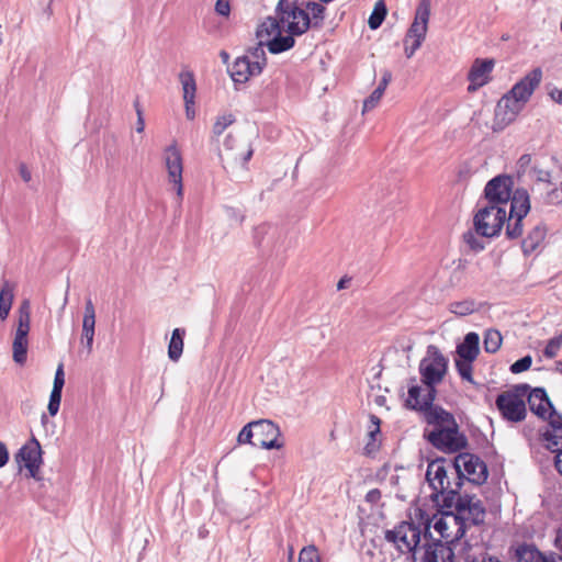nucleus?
<instances>
[{"mask_svg":"<svg viewBox=\"0 0 562 562\" xmlns=\"http://www.w3.org/2000/svg\"><path fill=\"white\" fill-rule=\"evenodd\" d=\"M547 227L543 223L536 224L521 241V248L525 255L536 251L544 241Z\"/></svg>","mask_w":562,"mask_h":562,"instance_id":"26","label":"nucleus"},{"mask_svg":"<svg viewBox=\"0 0 562 562\" xmlns=\"http://www.w3.org/2000/svg\"><path fill=\"white\" fill-rule=\"evenodd\" d=\"M492 212V179L484 187L483 195L477 200L473 218L486 220Z\"/></svg>","mask_w":562,"mask_h":562,"instance_id":"28","label":"nucleus"},{"mask_svg":"<svg viewBox=\"0 0 562 562\" xmlns=\"http://www.w3.org/2000/svg\"><path fill=\"white\" fill-rule=\"evenodd\" d=\"M553 452H557L555 456V468L559 471V473L562 475V447L559 449L549 448Z\"/></svg>","mask_w":562,"mask_h":562,"instance_id":"62","label":"nucleus"},{"mask_svg":"<svg viewBox=\"0 0 562 562\" xmlns=\"http://www.w3.org/2000/svg\"><path fill=\"white\" fill-rule=\"evenodd\" d=\"M327 9L319 1L279 0L274 13L285 14V19L299 21V26L305 34L310 30L319 31L325 24Z\"/></svg>","mask_w":562,"mask_h":562,"instance_id":"4","label":"nucleus"},{"mask_svg":"<svg viewBox=\"0 0 562 562\" xmlns=\"http://www.w3.org/2000/svg\"><path fill=\"white\" fill-rule=\"evenodd\" d=\"M183 90V100L186 104H194L196 83L192 71H181L179 75Z\"/></svg>","mask_w":562,"mask_h":562,"instance_id":"32","label":"nucleus"},{"mask_svg":"<svg viewBox=\"0 0 562 562\" xmlns=\"http://www.w3.org/2000/svg\"><path fill=\"white\" fill-rule=\"evenodd\" d=\"M518 562H543L544 557L535 546L524 544L516 550Z\"/></svg>","mask_w":562,"mask_h":562,"instance_id":"34","label":"nucleus"},{"mask_svg":"<svg viewBox=\"0 0 562 562\" xmlns=\"http://www.w3.org/2000/svg\"><path fill=\"white\" fill-rule=\"evenodd\" d=\"M285 14H277L268 16L257 29V37L263 35L274 36L266 42L269 53L278 55L290 50L295 45V37L303 35V31L299 26V21L285 19Z\"/></svg>","mask_w":562,"mask_h":562,"instance_id":"3","label":"nucleus"},{"mask_svg":"<svg viewBox=\"0 0 562 562\" xmlns=\"http://www.w3.org/2000/svg\"><path fill=\"white\" fill-rule=\"evenodd\" d=\"M475 495L467 492H460V496L457 497L453 515H451L454 525L458 527L454 533V540H461L468 530V518L464 516L468 513L470 505L473 503Z\"/></svg>","mask_w":562,"mask_h":562,"instance_id":"21","label":"nucleus"},{"mask_svg":"<svg viewBox=\"0 0 562 562\" xmlns=\"http://www.w3.org/2000/svg\"><path fill=\"white\" fill-rule=\"evenodd\" d=\"M42 446L34 435L18 450L14 456L15 461L26 470V477L34 479L38 483V490L44 487V479L40 475V469L43 464Z\"/></svg>","mask_w":562,"mask_h":562,"instance_id":"8","label":"nucleus"},{"mask_svg":"<svg viewBox=\"0 0 562 562\" xmlns=\"http://www.w3.org/2000/svg\"><path fill=\"white\" fill-rule=\"evenodd\" d=\"M468 520H470L474 526H479L484 522L485 508L480 499L473 501L468 510Z\"/></svg>","mask_w":562,"mask_h":562,"instance_id":"41","label":"nucleus"},{"mask_svg":"<svg viewBox=\"0 0 562 562\" xmlns=\"http://www.w3.org/2000/svg\"><path fill=\"white\" fill-rule=\"evenodd\" d=\"M216 14L228 18L231 14V1L229 0H216L215 8Z\"/></svg>","mask_w":562,"mask_h":562,"instance_id":"55","label":"nucleus"},{"mask_svg":"<svg viewBox=\"0 0 562 562\" xmlns=\"http://www.w3.org/2000/svg\"><path fill=\"white\" fill-rule=\"evenodd\" d=\"M186 336L184 328H175L168 345V357L171 361L177 362L183 352V339Z\"/></svg>","mask_w":562,"mask_h":562,"instance_id":"30","label":"nucleus"},{"mask_svg":"<svg viewBox=\"0 0 562 562\" xmlns=\"http://www.w3.org/2000/svg\"><path fill=\"white\" fill-rule=\"evenodd\" d=\"M460 540H454V536L443 542V548L440 550L442 562H454V548Z\"/></svg>","mask_w":562,"mask_h":562,"instance_id":"44","label":"nucleus"},{"mask_svg":"<svg viewBox=\"0 0 562 562\" xmlns=\"http://www.w3.org/2000/svg\"><path fill=\"white\" fill-rule=\"evenodd\" d=\"M542 80V70L533 68L506 93L524 108Z\"/></svg>","mask_w":562,"mask_h":562,"instance_id":"16","label":"nucleus"},{"mask_svg":"<svg viewBox=\"0 0 562 562\" xmlns=\"http://www.w3.org/2000/svg\"><path fill=\"white\" fill-rule=\"evenodd\" d=\"M528 391V384H520L516 386L515 393L508 392L497 396L496 405L505 420L519 423L526 418L527 409L524 396Z\"/></svg>","mask_w":562,"mask_h":562,"instance_id":"11","label":"nucleus"},{"mask_svg":"<svg viewBox=\"0 0 562 562\" xmlns=\"http://www.w3.org/2000/svg\"><path fill=\"white\" fill-rule=\"evenodd\" d=\"M95 328V310L91 299L86 301L85 313L82 318L81 341L86 345L88 353L92 351Z\"/></svg>","mask_w":562,"mask_h":562,"instance_id":"23","label":"nucleus"},{"mask_svg":"<svg viewBox=\"0 0 562 562\" xmlns=\"http://www.w3.org/2000/svg\"><path fill=\"white\" fill-rule=\"evenodd\" d=\"M61 396L63 392L52 390L47 405V411L50 416L57 415L61 403Z\"/></svg>","mask_w":562,"mask_h":562,"instance_id":"47","label":"nucleus"},{"mask_svg":"<svg viewBox=\"0 0 562 562\" xmlns=\"http://www.w3.org/2000/svg\"><path fill=\"white\" fill-rule=\"evenodd\" d=\"M31 324V302L29 299L21 301L18 308V325L14 339L12 342L13 360L15 363L23 366L27 359V336Z\"/></svg>","mask_w":562,"mask_h":562,"instance_id":"9","label":"nucleus"},{"mask_svg":"<svg viewBox=\"0 0 562 562\" xmlns=\"http://www.w3.org/2000/svg\"><path fill=\"white\" fill-rule=\"evenodd\" d=\"M299 562H321L317 548L314 544L304 547L300 552Z\"/></svg>","mask_w":562,"mask_h":562,"instance_id":"46","label":"nucleus"},{"mask_svg":"<svg viewBox=\"0 0 562 562\" xmlns=\"http://www.w3.org/2000/svg\"><path fill=\"white\" fill-rule=\"evenodd\" d=\"M409 386L407 391V397L404 401V407L408 411H414L420 413L422 411V386L416 384V378L413 376L409 379Z\"/></svg>","mask_w":562,"mask_h":562,"instance_id":"31","label":"nucleus"},{"mask_svg":"<svg viewBox=\"0 0 562 562\" xmlns=\"http://www.w3.org/2000/svg\"><path fill=\"white\" fill-rule=\"evenodd\" d=\"M492 71V58L475 59L468 74L469 92L476 91L480 87L487 83V74Z\"/></svg>","mask_w":562,"mask_h":562,"instance_id":"22","label":"nucleus"},{"mask_svg":"<svg viewBox=\"0 0 562 562\" xmlns=\"http://www.w3.org/2000/svg\"><path fill=\"white\" fill-rule=\"evenodd\" d=\"M255 420L254 422H250L248 424H246L239 431L238 436H237V442L239 445H245V443H249L252 446L254 441L252 438H255V434H254V430H255Z\"/></svg>","mask_w":562,"mask_h":562,"instance_id":"43","label":"nucleus"},{"mask_svg":"<svg viewBox=\"0 0 562 562\" xmlns=\"http://www.w3.org/2000/svg\"><path fill=\"white\" fill-rule=\"evenodd\" d=\"M549 94L554 102L562 104V90L554 88L549 92Z\"/></svg>","mask_w":562,"mask_h":562,"instance_id":"64","label":"nucleus"},{"mask_svg":"<svg viewBox=\"0 0 562 562\" xmlns=\"http://www.w3.org/2000/svg\"><path fill=\"white\" fill-rule=\"evenodd\" d=\"M531 363L532 358L530 356H525L510 366V371L515 374L521 373L528 370L531 367Z\"/></svg>","mask_w":562,"mask_h":562,"instance_id":"50","label":"nucleus"},{"mask_svg":"<svg viewBox=\"0 0 562 562\" xmlns=\"http://www.w3.org/2000/svg\"><path fill=\"white\" fill-rule=\"evenodd\" d=\"M524 108L517 100L504 94L497 102L494 113V132L502 131L512 124Z\"/></svg>","mask_w":562,"mask_h":562,"instance_id":"18","label":"nucleus"},{"mask_svg":"<svg viewBox=\"0 0 562 562\" xmlns=\"http://www.w3.org/2000/svg\"><path fill=\"white\" fill-rule=\"evenodd\" d=\"M531 156L529 154L522 155L517 161V175L518 177L525 175L531 165Z\"/></svg>","mask_w":562,"mask_h":562,"instance_id":"54","label":"nucleus"},{"mask_svg":"<svg viewBox=\"0 0 562 562\" xmlns=\"http://www.w3.org/2000/svg\"><path fill=\"white\" fill-rule=\"evenodd\" d=\"M164 161L168 172V181L173 184L177 196L179 201L183 199V182H182V172H183V160L182 154L177 145V142L173 140L170 145H168L164 150Z\"/></svg>","mask_w":562,"mask_h":562,"instance_id":"14","label":"nucleus"},{"mask_svg":"<svg viewBox=\"0 0 562 562\" xmlns=\"http://www.w3.org/2000/svg\"><path fill=\"white\" fill-rule=\"evenodd\" d=\"M447 517L438 516L435 519V522H431L432 528L440 533L441 538L445 539V541L450 540V535L447 532L448 530V524L446 521Z\"/></svg>","mask_w":562,"mask_h":562,"instance_id":"49","label":"nucleus"},{"mask_svg":"<svg viewBox=\"0 0 562 562\" xmlns=\"http://www.w3.org/2000/svg\"><path fill=\"white\" fill-rule=\"evenodd\" d=\"M430 8V0H420L416 8L414 21L408 27L404 38V53L407 58L414 56L415 52L422 46L426 38Z\"/></svg>","mask_w":562,"mask_h":562,"instance_id":"7","label":"nucleus"},{"mask_svg":"<svg viewBox=\"0 0 562 562\" xmlns=\"http://www.w3.org/2000/svg\"><path fill=\"white\" fill-rule=\"evenodd\" d=\"M14 299V286L7 280L2 279L0 285V319L5 321L10 314Z\"/></svg>","mask_w":562,"mask_h":562,"instance_id":"29","label":"nucleus"},{"mask_svg":"<svg viewBox=\"0 0 562 562\" xmlns=\"http://www.w3.org/2000/svg\"><path fill=\"white\" fill-rule=\"evenodd\" d=\"M527 394L530 411L549 422L550 429L544 434L547 448L559 449L562 447V415L555 412L544 389H529Z\"/></svg>","mask_w":562,"mask_h":562,"instance_id":"5","label":"nucleus"},{"mask_svg":"<svg viewBox=\"0 0 562 562\" xmlns=\"http://www.w3.org/2000/svg\"><path fill=\"white\" fill-rule=\"evenodd\" d=\"M483 347L485 352L492 353V328H486L484 331Z\"/></svg>","mask_w":562,"mask_h":562,"instance_id":"60","label":"nucleus"},{"mask_svg":"<svg viewBox=\"0 0 562 562\" xmlns=\"http://www.w3.org/2000/svg\"><path fill=\"white\" fill-rule=\"evenodd\" d=\"M382 95L383 93L380 92V89H374L372 93L363 102V112L373 109L378 104Z\"/></svg>","mask_w":562,"mask_h":562,"instance_id":"53","label":"nucleus"},{"mask_svg":"<svg viewBox=\"0 0 562 562\" xmlns=\"http://www.w3.org/2000/svg\"><path fill=\"white\" fill-rule=\"evenodd\" d=\"M370 423L372 424L373 428L369 427V431L367 435V442L363 447V454L367 457H374L375 453L381 448V442L378 441V436L381 435V419L374 415H369Z\"/></svg>","mask_w":562,"mask_h":562,"instance_id":"27","label":"nucleus"},{"mask_svg":"<svg viewBox=\"0 0 562 562\" xmlns=\"http://www.w3.org/2000/svg\"><path fill=\"white\" fill-rule=\"evenodd\" d=\"M457 357L462 359L475 360L480 353V336L475 331H470L464 336L461 344L457 345Z\"/></svg>","mask_w":562,"mask_h":562,"instance_id":"25","label":"nucleus"},{"mask_svg":"<svg viewBox=\"0 0 562 562\" xmlns=\"http://www.w3.org/2000/svg\"><path fill=\"white\" fill-rule=\"evenodd\" d=\"M387 8L384 0L376 1L368 20L369 27L371 30L379 29L382 25L383 21L385 20Z\"/></svg>","mask_w":562,"mask_h":562,"instance_id":"36","label":"nucleus"},{"mask_svg":"<svg viewBox=\"0 0 562 562\" xmlns=\"http://www.w3.org/2000/svg\"><path fill=\"white\" fill-rule=\"evenodd\" d=\"M434 428L424 434V438L437 450L454 454L464 450L469 446L468 438L454 418V415L448 411L432 414L425 420Z\"/></svg>","mask_w":562,"mask_h":562,"instance_id":"2","label":"nucleus"},{"mask_svg":"<svg viewBox=\"0 0 562 562\" xmlns=\"http://www.w3.org/2000/svg\"><path fill=\"white\" fill-rule=\"evenodd\" d=\"M454 481H460L461 485L469 482L473 485L483 484L487 476L488 470L486 463L476 454L471 452H457L452 458Z\"/></svg>","mask_w":562,"mask_h":562,"instance_id":"6","label":"nucleus"},{"mask_svg":"<svg viewBox=\"0 0 562 562\" xmlns=\"http://www.w3.org/2000/svg\"><path fill=\"white\" fill-rule=\"evenodd\" d=\"M426 386V394L422 398V411L420 413L424 415L425 420L430 418L432 414L439 413V412H446L442 406L435 404V401L437 398V385L439 383H428V382H422Z\"/></svg>","mask_w":562,"mask_h":562,"instance_id":"24","label":"nucleus"},{"mask_svg":"<svg viewBox=\"0 0 562 562\" xmlns=\"http://www.w3.org/2000/svg\"><path fill=\"white\" fill-rule=\"evenodd\" d=\"M384 539L394 544L402 542L407 551L415 557L417 549L420 547L422 529L419 525L412 520H403L394 529L386 530Z\"/></svg>","mask_w":562,"mask_h":562,"instance_id":"13","label":"nucleus"},{"mask_svg":"<svg viewBox=\"0 0 562 562\" xmlns=\"http://www.w3.org/2000/svg\"><path fill=\"white\" fill-rule=\"evenodd\" d=\"M64 385H65L64 364L60 363L56 369L52 390L57 391V392L58 391L63 392Z\"/></svg>","mask_w":562,"mask_h":562,"instance_id":"52","label":"nucleus"},{"mask_svg":"<svg viewBox=\"0 0 562 562\" xmlns=\"http://www.w3.org/2000/svg\"><path fill=\"white\" fill-rule=\"evenodd\" d=\"M423 530H422V537L425 539L426 542H435L437 539L434 538L432 533H431V524H425V526H423Z\"/></svg>","mask_w":562,"mask_h":562,"instance_id":"61","label":"nucleus"},{"mask_svg":"<svg viewBox=\"0 0 562 562\" xmlns=\"http://www.w3.org/2000/svg\"><path fill=\"white\" fill-rule=\"evenodd\" d=\"M266 45V42H262L260 41L259 43H257V45L255 47H250L248 49V53L249 55L255 59V60H258L260 63H263V67L266 66L267 64V57H266V53H265V49H263V46Z\"/></svg>","mask_w":562,"mask_h":562,"instance_id":"48","label":"nucleus"},{"mask_svg":"<svg viewBox=\"0 0 562 562\" xmlns=\"http://www.w3.org/2000/svg\"><path fill=\"white\" fill-rule=\"evenodd\" d=\"M510 202L509 213L505 207H497L494 223V237L504 226L508 238H517L522 234V220L530 211V200L527 190L514 191V179L509 175L494 177V204Z\"/></svg>","mask_w":562,"mask_h":562,"instance_id":"1","label":"nucleus"},{"mask_svg":"<svg viewBox=\"0 0 562 562\" xmlns=\"http://www.w3.org/2000/svg\"><path fill=\"white\" fill-rule=\"evenodd\" d=\"M481 306L482 303H476L473 300H463L450 303L449 310L451 313L458 316H467L475 311H479Z\"/></svg>","mask_w":562,"mask_h":562,"instance_id":"35","label":"nucleus"},{"mask_svg":"<svg viewBox=\"0 0 562 562\" xmlns=\"http://www.w3.org/2000/svg\"><path fill=\"white\" fill-rule=\"evenodd\" d=\"M544 201L549 204L562 203V171L554 175L553 184L546 192Z\"/></svg>","mask_w":562,"mask_h":562,"instance_id":"37","label":"nucleus"},{"mask_svg":"<svg viewBox=\"0 0 562 562\" xmlns=\"http://www.w3.org/2000/svg\"><path fill=\"white\" fill-rule=\"evenodd\" d=\"M451 463L452 458L436 457L428 460L425 477L431 488L430 502H436L439 495L442 494L445 485L452 483L449 479V475H454Z\"/></svg>","mask_w":562,"mask_h":562,"instance_id":"10","label":"nucleus"},{"mask_svg":"<svg viewBox=\"0 0 562 562\" xmlns=\"http://www.w3.org/2000/svg\"><path fill=\"white\" fill-rule=\"evenodd\" d=\"M561 347H562V333L560 335L551 338L548 341V344L543 350L544 357H547L549 359L554 358L558 355V352L560 351Z\"/></svg>","mask_w":562,"mask_h":562,"instance_id":"45","label":"nucleus"},{"mask_svg":"<svg viewBox=\"0 0 562 562\" xmlns=\"http://www.w3.org/2000/svg\"><path fill=\"white\" fill-rule=\"evenodd\" d=\"M422 382L441 383L448 371V359L435 345H428L418 366Z\"/></svg>","mask_w":562,"mask_h":562,"instance_id":"12","label":"nucleus"},{"mask_svg":"<svg viewBox=\"0 0 562 562\" xmlns=\"http://www.w3.org/2000/svg\"><path fill=\"white\" fill-rule=\"evenodd\" d=\"M423 562H439L440 550L443 548L442 540H436L435 542H425Z\"/></svg>","mask_w":562,"mask_h":562,"instance_id":"40","label":"nucleus"},{"mask_svg":"<svg viewBox=\"0 0 562 562\" xmlns=\"http://www.w3.org/2000/svg\"><path fill=\"white\" fill-rule=\"evenodd\" d=\"M19 172L24 182L31 181L32 176L25 164L20 165Z\"/></svg>","mask_w":562,"mask_h":562,"instance_id":"63","label":"nucleus"},{"mask_svg":"<svg viewBox=\"0 0 562 562\" xmlns=\"http://www.w3.org/2000/svg\"><path fill=\"white\" fill-rule=\"evenodd\" d=\"M255 441L252 447L266 450L281 449L284 443L279 440L281 430L279 426L270 419L255 420Z\"/></svg>","mask_w":562,"mask_h":562,"instance_id":"15","label":"nucleus"},{"mask_svg":"<svg viewBox=\"0 0 562 562\" xmlns=\"http://www.w3.org/2000/svg\"><path fill=\"white\" fill-rule=\"evenodd\" d=\"M475 360L471 359H462V358H456V369L460 378L464 381H468L470 383H474L473 381V362Z\"/></svg>","mask_w":562,"mask_h":562,"instance_id":"39","label":"nucleus"},{"mask_svg":"<svg viewBox=\"0 0 562 562\" xmlns=\"http://www.w3.org/2000/svg\"><path fill=\"white\" fill-rule=\"evenodd\" d=\"M415 517L418 519L419 527L425 526V524H431L438 516H435V512L429 514L425 508L417 507L415 509Z\"/></svg>","mask_w":562,"mask_h":562,"instance_id":"51","label":"nucleus"},{"mask_svg":"<svg viewBox=\"0 0 562 562\" xmlns=\"http://www.w3.org/2000/svg\"><path fill=\"white\" fill-rule=\"evenodd\" d=\"M9 450L3 441H0V468H3L9 462Z\"/></svg>","mask_w":562,"mask_h":562,"instance_id":"59","label":"nucleus"},{"mask_svg":"<svg viewBox=\"0 0 562 562\" xmlns=\"http://www.w3.org/2000/svg\"><path fill=\"white\" fill-rule=\"evenodd\" d=\"M460 481L448 483L445 485L442 494L439 495L436 502H431V506L435 509V516L451 517L453 515V508L456 506L457 497L460 496L462 491Z\"/></svg>","mask_w":562,"mask_h":562,"instance_id":"20","label":"nucleus"},{"mask_svg":"<svg viewBox=\"0 0 562 562\" xmlns=\"http://www.w3.org/2000/svg\"><path fill=\"white\" fill-rule=\"evenodd\" d=\"M263 70V63L250 60L248 55L237 57L227 71L237 88V85L246 83L250 77L258 76Z\"/></svg>","mask_w":562,"mask_h":562,"instance_id":"17","label":"nucleus"},{"mask_svg":"<svg viewBox=\"0 0 562 562\" xmlns=\"http://www.w3.org/2000/svg\"><path fill=\"white\" fill-rule=\"evenodd\" d=\"M529 173L531 179L536 181L537 186L542 187L541 189L548 191V189L552 187L554 175H552L549 170L535 165L531 167Z\"/></svg>","mask_w":562,"mask_h":562,"instance_id":"33","label":"nucleus"},{"mask_svg":"<svg viewBox=\"0 0 562 562\" xmlns=\"http://www.w3.org/2000/svg\"><path fill=\"white\" fill-rule=\"evenodd\" d=\"M381 491L379 488H372L366 494V502L369 504H376L381 499Z\"/></svg>","mask_w":562,"mask_h":562,"instance_id":"58","label":"nucleus"},{"mask_svg":"<svg viewBox=\"0 0 562 562\" xmlns=\"http://www.w3.org/2000/svg\"><path fill=\"white\" fill-rule=\"evenodd\" d=\"M467 562H492V555L488 553L487 544H476L470 547V552L465 558Z\"/></svg>","mask_w":562,"mask_h":562,"instance_id":"38","label":"nucleus"},{"mask_svg":"<svg viewBox=\"0 0 562 562\" xmlns=\"http://www.w3.org/2000/svg\"><path fill=\"white\" fill-rule=\"evenodd\" d=\"M277 90L278 89L272 81L265 87L262 95L266 98L267 103L272 104L274 102Z\"/></svg>","mask_w":562,"mask_h":562,"instance_id":"56","label":"nucleus"},{"mask_svg":"<svg viewBox=\"0 0 562 562\" xmlns=\"http://www.w3.org/2000/svg\"><path fill=\"white\" fill-rule=\"evenodd\" d=\"M235 121H236V117L232 113H227V114L217 116L213 124V128H212L213 135L218 137L220 135H222L224 133V131L228 126H231L233 123H235Z\"/></svg>","mask_w":562,"mask_h":562,"instance_id":"42","label":"nucleus"},{"mask_svg":"<svg viewBox=\"0 0 562 562\" xmlns=\"http://www.w3.org/2000/svg\"><path fill=\"white\" fill-rule=\"evenodd\" d=\"M463 241L475 254L485 248V239L492 238L491 226L486 220L473 218V227L462 235Z\"/></svg>","mask_w":562,"mask_h":562,"instance_id":"19","label":"nucleus"},{"mask_svg":"<svg viewBox=\"0 0 562 562\" xmlns=\"http://www.w3.org/2000/svg\"><path fill=\"white\" fill-rule=\"evenodd\" d=\"M134 106H135L136 114H137L136 132L137 133H142L144 131V128H145V121H144V117H143V111L139 108L138 99H136L134 101Z\"/></svg>","mask_w":562,"mask_h":562,"instance_id":"57","label":"nucleus"}]
</instances>
